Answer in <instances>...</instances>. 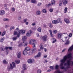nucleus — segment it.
Returning <instances> with one entry per match:
<instances>
[{
  "instance_id": "nucleus-1",
  "label": "nucleus",
  "mask_w": 73,
  "mask_h": 73,
  "mask_svg": "<svg viewBox=\"0 0 73 73\" xmlns=\"http://www.w3.org/2000/svg\"><path fill=\"white\" fill-rule=\"evenodd\" d=\"M72 59V54H68L67 56H65L63 59L60 60V68L61 69H68L70 68L71 60Z\"/></svg>"
},
{
  "instance_id": "nucleus-2",
  "label": "nucleus",
  "mask_w": 73,
  "mask_h": 73,
  "mask_svg": "<svg viewBox=\"0 0 73 73\" xmlns=\"http://www.w3.org/2000/svg\"><path fill=\"white\" fill-rule=\"evenodd\" d=\"M12 64H10V67L11 69H13L14 68H15L16 66L15 65V63L13 62H12Z\"/></svg>"
},
{
  "instance_id": "nucleus-3",
  "label": "nucleus",
  "mask_w": 73,
  "mask_h": 73,
  "mask_svg": "<svg viewBox=\"0 0 73 73\" xmlns=\"http://www.w3.org/2000/svg\"><path fill=\"white\" fill-rule=\"evenodd\" d=\"M35 42L34 40H31L29 41V44H32L33 45V47H35V45H36L35 43Z\"/></svg>"
},
{
  "instance_id": "nucleus-4",
  "label": "nucleus",
  "mask_w": 73,
  "mask_h": 73,
  "mask_svg": "<svg viewBox=\"0 0 73 73\" xmlns=\"http://www.w3.org/2000/svg\"><path fill=\"white\" fill-rule=\"evenodd\" d=\"M32 33V31L31 30L29 31L26 34V36L27 37H30L31 36V34Z\"/></svg>"
},
{
  "instance_id": "nucleus-5",
  "label": "nucleus",
  "mask_w": 73,
  "mask_h": 73,
  "mask_svg": "<svg viewBox=\"0 0 73 73\" xmlns=\"http://www.w3.org/2000/svg\"><path fill=\"white\" fill-rule=\"evenodd\" d=\"M27 62L29 64H31V63H34V62H35V60H32L31 59H29L28 60Z\"/></svg>"
},
{
  "instance_id": "nucleus-6",
  "label": "nucleus",
  "mask_w": 73,
  "mask_h": 73,
  "mask_svg": "<svg viewBox=\"0 0 73 73\" xmlns=\"http://www.w3.org/2000/svg\"><path fill=\"white\" fill-rule=\"evenodd\" d=\"M33 49L32 50V53H34V52H35L36 51V45H35V47H34L33 46Z\"/></svg>"
},
{
  "instance_id": "nucleus-7",
  "label": "nucleus",
  "mask_w": 73,
  "mask_h": 73,
  "mask_svg": "<svg viewBox=\"0 0 73 73\" xmlns=\"http://www.w3.org/2000/svg\"><path fill=\"white\" fill-rule=\"evenodd\" d=\"M5 14V11L4 10H2L0 11V15H3Z\"/></svg>"
},
{
  "instance_id": "nucleus-8",
  "label": "nucleus",
  "mask_w": 73,
  "mask_h": 73,
  "mask_svg": "<svg viewBox=\"0 0 73 73\" xmlns=\"http://www.w3.org/2000/svg\"><path fill=\"white\" fill-rule=\"evenodd\" d=\"M73 49V44L71 46L68 50V52H72V51Z\"/></svg>"
},
{
  "instance_id": "nucleus-9",
  "label": "nucleus",
  "mask_w": 73,
  "mask_h": 73,
  "mask_svg": "<svg viewBox=\"0 0 73 73\" xmlns=\"http://www.w3.org/2000/svg\"><path fill=\"white\" fill-rule=\"evenodd\" d=\"M62 36V34L61 33H59L58 34V38H61V36Z\"/></svg>"
},
{
  "instance_id": "nucleus-10",
  "label": "nucleus",
  "mask_w": 73,
  "mask_h": 73,
  "mask_svg": "<svg viewBox=\"0 0 73 73\" xmlns=\"http://www.w3.org/2000/svg\"><path fill=\"white\" fill-rule=\"evenodd\" d=\"M19 31H20V33H21V32L22 34V35H24L25 33V30H20Z\"/></svg>"
},
{
  "instance_id": "nucleus-11",
  "label": "nucleus",
  "mask_w": 73,
  "mask_h": 73,
  "mask_svg": "<svg viewBox=\"0 0 73 73\" xmlns=\"http://www.w3.org/2000/svg\"><path fill=\"white\" fill-rule=\"evenodd\" d=\"M26 69H27V65L25 64H23V70H26Z\"/></svg>"
},
{
  "instance_id": "nucleus-12",
  "label": "nucleus",
  "mask_w": 73,
  "mask_h": 73,
  "mask_svg": "<svg viewBox=\"0 0 73 73\" xmlns=\"http://www.w3.org/2000/svg\"><path fill=\"white\" fill-rule=\"evenodd\" d=\"M41 56V53L39 52L37 55L35 56V58H38V57H40V56Z\"/></svg>"
},
{
  "instance_id": "nucleus-13",
  "label": "nucleus",
  "mask_w": 73,
  "mask_h": 73,
  "mask_svg": "<svg viewBox=\"0 0 73 73\" xmlns=\"http://www.w3.org/2000/svg\"><path fill=\"white\" fill-rule=\"evenodd\" d=\"M47 38V36L46 35L42 37V38L43 40H44V41H46Z\"/></svg>"
},
{
  "instance_id": "nucleus-14",
  "label": "nucleus",
  "mask_w": 73,
  "mask_h": 73,
  "mask_svg": "<svg viewBox=\"0 0 73 73\" xmlns=\"http://www.w3.org/2000/svg\"><path fill=\"white\" fill-rule=\"evenodd\" d=\"M57 23H62V21H61V18H58L56 20Z\"/></svg>"
},
{
  "instance_id": "nucleus-15",
  "label": "nucleus",
  "mask_w": 73,
  "mask_h": 73,
  "mask_svg": "<svg viewBox=\"0 0 73 73\" xmlns=\"http://www.w3.org/2000/svg\"><path fill=\"white\" fill-rule=\"evenodd\" d=\"M64 21L66 23V24H69V23H70L69 20L67 19H64Z\"/></svg>"
},
{
  "instance_id": "nucleus-16",
  "label": "nucleus",
  "mask_w": 73,
  "mask_h": 73,
  "mask_svg": "<svg viewBox=\"0 0 73 73\" xmlns=\"http://www.w3.org/2000/svg\"><path fill=\"white\" fill-rule=\"evenodd\" d=\"M62 3L64 5H66V4L68 3V1L66 0H64V1H63Z\"/></svg>"
},
{
  "instance_id": "nucleus-17",
  "label": "nucleus",
  "mask_w": 73,
  "mask_h": 73,
  "mask_svg": "<svg viewBox=\"0 0 73 73\" xmlns=\"http://www.w3.org/2000/svg\"><path fill=\"white\" fill-rule=\"evenodd\" d=\"M23 55L25 56V55H27V52L26 51L24 50L23 51Z\"/></svg>"
},
{
  "instance_id": "nucleus-18",
  "label": "nucleus",
  "mask_w": 73,
  "mask_h": 73,
  "mask_svg": "<svg viewBox=\"0 0 73 73\" xmlns=\"http://www.w3.org/2000/svg\"><path fill=\"white\" fill-rule=\"evenodd\" d=\"M52 24H56L57 23V20H54L52 21Z\"/></svg>"
},
{
  "instance_id": "nucleus-19",
  "label": "nucleus",
  "mask_w": 73,
  "mask_h": 73,
  "mask_svg": "<svg viewBox=\"0 0 73 73\" xmlns=\"http://www.w3.org/2000/svg\"><path fill=\"white\" fill-rule=\"evenodd\" d=\"M40 13H41V12L40 11H37L36 12V14L37 15H40Z\"/></svg>"
},
{
  "instance_id": "nucleus-20",
  "label": "nucleus",
  "mask_w": 73,
  "mask_h": 73,
  "mask_svg": "<svg viewBox=\"0 0 73 73\" xmlns=\"http://www.w3.org/2000/svg\"><path fill=\"white\" fill-rule=\"evenodd\" d=\"M31 2L32 3H37V1L36 0H31Z\"/></svg>"
},
{
  "instance_id": "nucleus-21",
  "label": "nucleus",
  "mask_w": 73,
  "mask_h": 73,
  "mask_svg": "<svg viewBox=\"0 0 73 73\" xmlns=\"http://www.w3.org/2000/svg\"><path fill=\"white\" fill-rule=\"evenodd\" d=\"M3 20L5 21H9V19H8L4 18L3 19Z\"/></svg>"
},
{
  "instance_id": "nucleus-22",
  "label": "nucleus",
  "mask_w": 73,
  "mask_h": 73,
  "mask_svg": "<svg viewBox=\"0 0 73 73\" xmlns=\"http://www.w3.org/2000/svg\"><path fill=\"white\" fill-rule=\"evenodd\" d=\"M48 26L50 28H51L53 27V25L51 23H50L48 24Z\"/></svg>"
},
{
  "instance_id": "nucleus-23",
  "label": "nucleus",
  "mask_w": 73,
  "mask_h": 73,
  "mask_svg": "<svg viewBox=\"0 0 73 73\" xmlns=\"http://www.w3.org/2000/svg\"><path fill=\"white\" fill-rule=\"evenodd\" d=\"M17 56L18 58H20L21 57V52L18 53Z\"/></svg>"
},
{
  "instance_id": "nucleus-24",
  "label": "nucleus",
  "mask_w": 73,
  "mask_h": 73,
  "mask_svg": "<svg viewBox=\"0 0 73 73\" xmlns=\"http://www.w3.org/2000/svg\"><path fill=\"white\" fill-rule=\"evenodd\" d=\"M51 4L53 5H55V1L54 0H52L51 2Z\"/></svg>"
},
{
  "instance_id": "nucleus-25",
  "label": "nucleus",
  "mask_w": 73,
  "mask_h": 73,
  "mask_svg": "<svg viewBox=\"0 0 73 73\" xmlns=\"http://www.w3.org/2000/svg\"><path fill=\"white\" fill-rule=\"evenodd\" d=\"M19 33L17 34V36L16 37H20V34H21V33H20V32L19 31Z\"/></svg>"
},
{
  "instance_id": "nucleus-26",
  "label": "nucleus",
  "mask_w": 73,
  "mask_h": 73,
  "mask_svg": "<svg viewBox=\"0 0 73 73\" xmlns=\"http://www.w3.org/2000/svg\"><path fill=\"white\" fill-rule=\"evenodd\" d=\"M24 42H22L21 44H19L18 45V46H19L20 47V46H21L22 45H24Z\"/></svg>"
},
{
  "instance_id": "nucleus-27",
  "label": "nucleus",
  "mask_w": 73,
  "mask_h": 73,
  "mask_svg": "<svg viewBox=\"0 0 73 73\" xmlns=\"http://www.w3.org/2000/svg\"><path fill=\"white\" fill-rule=\"evenodd\" d=\"M67 10H68V8H67V7H66L64 11V12L65 13H66V12H67Z\"/></svg>"
},
{
  "instance_id": "nucleus-28",
  "label": "nucleus",
  "mask_w": 73,
  "mask_h": 73,
  "mask_svg": "<svg viewBox=\"0 0 73 73\" xmlns=\"http://www.w3.org/2000/svg\"><path fill=\"white\" fill-rule=\"evenodd\" d=\"M37 31H38V32H41V27H39L37 29Z\"/></svg>"
},
{
  "instance_id": "nucleus-29",
  "label": "nucleus",
  "mask_w": 73,
  "mask_h": 73,
  "mask_svg": "<svg viewBox=\"0 0 73 73\" xmlns=\"http://www.w3.org/2000/svg\"><path fill=\"white\" fill-rule=\"evenodd\" d=\"M69 44V41H66V42L65 43V45H68V44Z\"/></svg>"
},
{
  "instance_id": "nucleus-30",
  "label": "nucleus",
  "mask_w": 73,
  "mask_h": 73,
  "mask_svg": "<svg viewBox=\"0 0 73 73\" xmlns=\"http://www.w3.org/2000/svg\"><path fill=\"white\" fill-rule=\"evenodd\" d=\"M15 62L17 63V64H19V63H20V60H15Z\"/></svg>"
},
{
  "instance_id": "nucleus-31",
  "label": "nucleus",
  "mask_w": 73,
  "mask_h": 73,
  "mask_svg": "<svg viewBox=\"0 0 73 73\" xmlns=\"http://www.w3.org/2000/svg\"><path fill=\"white\" fill-rule=\"evenodd\" d=\"M15 29V27L13 26H12L10 29V31H12L13 29Z\"/></svg>"
},
{
  "instance_id": "nucleus-32",
  "label": "nucleus",
  "mask_w": 73,
  "mask_h": 73,
  "mask_svg": "<svg viewBox=\"0 0 73 73\" xmlns=\"http://www.w3.org/2000/svg\"><path fill=\"white\" fill-rule=\"evenodd\" d=\"M18 33H17V32L16 31H14L13 35H17Z\"/></svg>"
},
{
  "instance_id": "nucleus-33",
  "label": "nucleus",
  "mask_w": 73,
  "mask_h": 73,
  "mask_svg": "<svg viewBox=\"0 0 73 73\" xmlns=\"http://www.w3.org/2000/svg\"><path fill=\"white\" fill-rule=\"evenodd\" d=\"M56 39L55 38H53V41L52 42L53 43H54L55 42H56Z\"/></svg>"
},
{
  "instance_id": "nucleus-34",
  "label": "nucleus",
  "mask_w": 73,
  "mask_h": 73,
  "mask_svg": "<svg viewBox=\"0 0 73 73\" xmlns=\"http://www.w3.org/2000/svg\"><path fill=\"white\" fill-rule=\"evenodd\" d=\"M16 39H17V37H16V36L14 37L13 38V41H16Z\"/></svg>"
},
{
  "instance_id": "nucleus-35",
  "label": "nucleus",
  "mask_w": 73,
  "mask_h": 73,
  "mask_svg": "<svg viewBox=\"0 0 73 73\" xmlns=\"http://www.w3.org/2000/svg\"><path fill=\"white\" fill-rule=\"evenodd\" d=\"M23 44H24V46H27L28 45V43H25L24 42V43H23Z\"/></svg>"
},
{
  "instance_id": "nucleus-36",
  "label": "nucleus",
  "mask_w": 73,
  "mask_h": 73,
  "mask_svg": "<svg viewBox=\"0 0 73 73\" xmlns=\"http://www.w3.org/2000/svg\"><path fill=\"white\" fill-rule=\"evenodd\" d=\"M40 49H42L43 47H42V44H40Z\"/></svg>"
},
{
  "instance_id": "nucleus-37",
  "label": "nucleus",
  "mask_w": 73,
  "mask_h": 73,
  "mask_svg": "<svg viewBox=\"0 0 73 73\" xmlns=\"http://www.w3.org/2000/svg\"><path fill=\"white\" fill-rule=\"evenodd\" d=\"M42 12H43V13H46V9H43L42 10Z\"/></svg>"
},
{
  "instance_id": "nucleus-38",
  "label": "nucleus",
  "mask_w": 73,
  "mask_h": 73,
  "mask_svg": "<svg viewBox=\"0 0 73 73\" xmlns=\"http://www.w3.org/2000/svg\"><path fill=\"white\" fill-rule=\"evenodd\" d=\"M0 41L1 42H3V41L4 40V38H3L0 39Z\"/></svg>"
},
{
  "instance_id": "nucleus-39",
  "label": "nucleus",
  "mask_w": 73,
  "mask_h": 73,
  "mask_svg": "<svg viewBox=\"0 0 73 73\" xmlns=\"http://www.w3.org/2000/svg\"><path fill=\"white\" fill-rule=\"evenodd\" d=\"M5 33H6V32H5V31H3L2 34V36H4L5 35Z\"/></svg>"
},
{
  "instance_id": "nucleus-40",
  "label": "nucleus",
  "mask_w": 73,
  "mask_h": 73,
  "mask_svg": "<svg viewBox=\"0 0 73 73\" xmlns=\"http://www.w3.org/2000/svg\"><path fill=\"white\" fill-rule=\"evenodd\" d=\"M27 38V36H24L22 38V40H25Z\"/></svg>"
},
{
  "instance_id": "nucleus-41",
  "label": "nucleus",
  "mask_w": 73,
  "mask_h": 73,
  "mask_svg": "<svg viewBox=\"0 0 73 73\" xmlns=\"http://www.w3.org/2000/svg\"><path fill=\"white\" fill-rule=\"evenodd\" d=\"M59 4L60 6H62V3H61V1H60L59 2Z\"/></svg>"
},
{
  "instance_id": "nucleus-42",
  "label": "nucleus",
  "mask_w": 73,
  "mask_h": 73,
  "mask_svg": "<svg viewBox=\"0 0 73 73\" xmlns=\"http://www.w3.org/2000/svg\"><path fill=\"white\" fill-rule=\"evenodd\" d=\"M25 50H29V47H27L25 48Z\"/></svg>"
},
{
  "instance_id": "nucleus-43",
  "label": "nucleus",
  "mask_w": 73,
  "mask_h": 73,
  "mask_svg": "<svg viewBox=\"0 0 73 73\" xmlns=\"http://www.w3.org/2000/svg\"><path fill=\"white\" fill-rule=\"evenodd\" d=\"M3 64H7V62L6 61V60H3Z\"/></svg>"
},
{
  "instance_id": "nucleus-44",
  "label": "nucleus",
  "mask_w": 73,
  "mask_h": 73,
  "mask_svg": "<svg viewBox=\"0 0 73 73\" xmlns=\"http://www.w3.org/2000/svg\"><path fill=\"white\" fill-rule=\"evenodd\" d=\"M58 67H59V66L58 65H56L55 66V69H58Z\"/></svg>"
},
{
  "instance_id": "nucleus-45",
  "label": "nucleus",
  "mask_w": 73,
  "mask_h": 73,
  "mask_svg": "<svg viewBox=\"0 0 73 73\" xmlns=\"http://www.w3.org/2000/svg\"><path fill=\"white\" fill-rule=\"evenodd\" d=\"M11 11L12 12H15V9L14 7H13L12 8Z\"/></svg>"
},
{
  "instance_id": "nucleus-46",
  "label": "nucleus",
  "mask_w": 73,
  "mask_h": 73,
  "mask_svg": "<svg viewBox=\"0 0 73 73\" xmlns=\"http://www.w3.org/2000/svg\"><path fill=\"white\" fill-rule=\"evenodd\" d=\"M41 71L40 70H38L37 71L38 73H41Z\"/></svg>"
},
{
  "instance_id": "nucleus-47",
  "label": "nucleus",
  "mask_w": 73,
  "mask_h": 73,
  "mask_svg": "<svg viewBox=\"0 0 73 73\" xmlns=\"http://www.w3.org/2000/svg\"><path fill=\"white\" fill-rule=\"evenodd\" d=\"M53 11V9H50L49 10V11L50 12H52Z\"/></svg>"
},
{
  "instance_id": "nucleus-48",
  "label": "nucleus",
  "mask_w": 73,
  "mask_h": 73,
  "mask_svg": "<svg viewBox=\"0 0 73 73\" xmlns=\"http://www.w3.org/2000/svg\"><path fill=\"white\" fill-rule=\"evenodd\" d=\"M28 21V19H24L23 20V21L25 22V23L26 22H27Z\"/></svg>"
},
{
  "instance_id": "nucleus-49",
  "label": "nucleus",
  "mask_w": 73,
  "mask_h": 73,
  "mask_svg": "<svg viewBox=\"0 0 73 73\" xmlns=\"http://www.w3.org/2000/svg\"><path fill=\"white\" fill-rule=\"evenodd\" d=\"M57 32V30H54L53 31V33H56Z\"/></svg>"
},
{
  "instance_id": "nucleus-50",
  "label": "nucleus",
  "mask_w": 73,
  "mask_h": 73,
  "mask_svg": "<svg viewBox=\"0 0 73 73\" xmlns=\"http://www.w3.org/2000/svg\"><path fill=\"white\" fill-rule=\"evenodd\" d=\"M41 5V3H38L37 5V6H40Z\"/></svg>"
},
{
  "instance_id": "nucleus-51",
  "label": "nucleus",
  "mask_w": 73,
  "mask_h": 73,
  "mask_svg": "<svg viewBox=\"0 0 73 73\" xmlns=\"http://www.w3.org/2000/svg\"><path fill=\"white\" fill-rule=\"evenodd\" d=\"M72 34L71 33H70L69 35V37H72Z\"/></svg>"
},
{
  "instance_id": "nucleus-52",
  "label": "nucleus",
  "mask_w": 73,
  "mask_h": 73,
  "mask_svg": "<svg viewBox=\"0 0 73 73\" xmlns=\"http://www.w3.org/2000/svg\"><path fill=\"white\" fill-rule=\"evenodd\" d=\"M9 49L10 50H12V47H9Z\"/></svg>"
},
{
  "instance_id": "nucleus-53",
  "label": "nucleus",
  "mask_w": 73,
  "mask_h": 73,
  "mask_svg": "<svg viewBox=\"0 0 73 73\" xmlns=\"http://www.w3.org/2000/svg\"><path fill=\"white\" fill-rule=\"evenodd\" d=\"M50 69H52V70L54 69V68H53V66H51L50 67Z\"/></svg>"
},
{
  "instance_id": "nucleus-54",
  "label": "nucleus",
  "mask_w": 73,
  "mask_h": 73,
  "mask_svg": "<svg viewBox=\"0 0 73 73\" xmlns=\"http://www.w3.org/2000/svg\"><path fill=\"white\" fill-rule=\"evenodd\" d=\"M51 5V3H49L47 5V6L48 7H50Z\"/></svg>"
},
{
  "instance_id": "nucleus-55",
  "label": "nucleus",
  "mask_w": 73,
  "mask_h": 73,
  "mask_svg": "<svg viewBox=\"0 0 73 73\" xmlns=\"http://www.w3.org/2000/svg\"><path fill=\"white\" fill-rule=\"evenodd\" d=\"M50 35L51 36V37H53V35L52 34V32H50Z\"/></svg>"
},
{
  "instance_id": "nucleus-56",
  "label": "nucleus",
  "mask_w": 73,
  "mask_h": 73,
  "mask_svg": "<svg viewBox=\"0 0 73 73\" xmlns=\"http://www.w3.org/2000/svg\"><path fill=\"white\" fill-rule=\"evenodd\" d=\"M66 50V48H65L64 49H63L62 51V53H63L64 52H65V50Z\"/></svg>"
},
{
  "instance_id": "nucleus-57",
  "label": "nucleus",
  "mask_w": 73,
  "mask_h": 73,
  "mask_svg": "<svg viewBox=\"0 0 73 73\" xmlns=\"http://www.w3.org/2000/svg\"><path fill=\"white\" fill-rule=\"evenodd\" d=\"M36 25L35 23H33L32 24V25H33V26H34V25Z\"/></svg>"
},
{
  "instance_id": "nucleus-58",
  "label": "nucleus",
  "mask_w": 73,
  "mask_h": 73,
  "mask_svg": "<svg viewBox=\"0 0 73 73\" xmlns=\"http://www.w3.org/2000/svg\"><path fill=\"white\" fill-rule=\"evenodd\" d=\"M8 27H9V25H5V28H8Z\"/></svg>"
},
{
  "instance_id": "nucleus-59",
  "label": "nucleus",
  "mask_w": 73,
  "mask_h": 73,
  "mask_svg": "<svg viewBox=\"0 0 73 73\" xmlns=\"http://www.w3.org/2000/svg\"><path fill=\"white\" fill-rule=\"evenodd\" d=\"M11 68H9V67H8V70L9 71L10 70H11Z\"/></svg>"
},
{
  "instance_id": "nucleus-60",
  "label": "nucleus",
  "mask_w": 73,
  "mask_h": 73,
  "mask_svg": "<svg viewBox=\"0 0 73 73\" xmlns=\"http://www.w3.org/2000/svg\"><path fill=\"white\" fill-rule=\"evenodd\" d=\"M48 62V60H46L44 61V63H46Z\"/></svg>"
},
{
  "instance_id": "nucleus-61",
  "label": "nucleus",
  "mask_w": 73,
  "mask_h": 73,
  "mask_svg": "<svg viewBox=\"0 0 73 73\" xmlns=\"http://www.w3.org/2000/svg\"><path fill=\"white\" fill-rule=\"evenodd\" d=\"M57 73H62V72H61L60 71H57Z\"/></svg>"
},
{
  "instance_id": "nucleus-62",
  "label": "nucleus",
  "mask_w": 73,
  "mask_h": 73,
  "mask_svg": "<svg viewBox=\"0 0 73 73\" xmlns=\"http://www.w3.org/2000/svg\"><path fill=\"white\" fill-rule=\"evenodd\" d=\"M8 49H9V47H5V49H6V50H7Z\"/></svg>"
},
{
  "instance_id": "nucleus-63",
  "label": "nucleus",
  "mask_w": 73,
  "mask_h": 73,
  "mask_svg": "<svg viewBox=\"0 0 73 73\" xmlns=\"http://www.w3.org/2000/svg\"><path fill=\"white\" fill-rule=\"evenodd\" d=\"M44 52H46L47 50L46 49V48H44Z\"/></svg>"
},
{
  "instance_id": "nucleus-64",
  "label": "nucleus",
  "mask_w": 73,
  "mask_h": 73,
  "mask_svg": "<svg viewBox=\"0 0 73 73\" xmlns=\"http://www.w3.org/2000/svg\"><path fill=\"white\" fill-rule=\"evenodd\" d=\"M51 70H47V72H51Z\"/></svg>"
}]
</instances>
